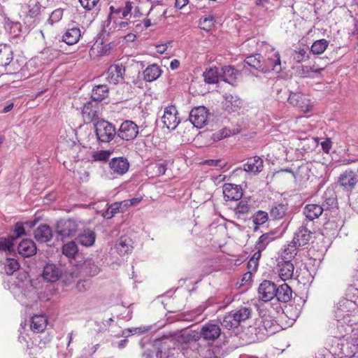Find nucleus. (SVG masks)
I'll return each mask as SVG.
<instances>
[{"label":"nucleus","instance_id":"obj_1","mask_svg":"<svg viewBox=\"0 0 358 358\" xmlns=\"http://www.w3.org/2000/svg\"><path fill=\"white\" fill-rule=\"evenodd\" d=\"M181 338L182 343L180 352L186 358H209L208 352L209 346L203 344L199 336L194 331H184Z\"/></svg>","mask_w":358,"mask_h":358},{"label":"nucleus","instance_id":"obj_2","mask_svg":"<svg viewBox=\"0 0 358 358\" xmlns=\"http://www.w3.org/2000/svg\"><path fill=\"white\" fill-rule=\"evenodd\" d=\"M281 310V305L278 303H275L274 306H271L270 303L259 306V314L262 320L259 325L264 332L260 333L259 337L267 338L278 331L279 325L275 318Z\"/></svg>","mask_w":358,"mask_h":358},{"label":"nucleus","instance_id":"obj_3","mask_svg":"<svg viewBox=\"0 0 358 358\" xmlns=\"http://www.w3.org/2000/svg\"><path fill=\"white\" fill-rule=\"evenodd\" d=\"M94 132L99 143H109L117 135L115 127L108 121L98 120L94 123Z\"/></svg>","mask_w":358,"mask_h":358},{"label":"nucleus","instance_id":"obj_4","mask_svg":"<svg viewBox=\"0 0 358 358\" xmlns=\"http://www.w3.org/2000/svg\"><path fill=\"white\" fill-rule=\"evenodd\" d=\"M275 291L276 285L273 282L266 280L261 282L258 287V296L259 299L264 302L263 305L270 303L271 306H274L275 303L271 301L275 299Z\"/></svg>","mask_w":358,"mask_h":358},{"label":"nucleus","instance_id":"obj_5","mask_svg":"<svg viewBox=\"0 0 358 358\" xmlns=\"http://www.w3.org/2000/svg\"><path fill=\"white\" fill-rule=\"evenodd\" d=\"M78 229V222L72 219L61 220L57 222L56 233L62 238L71 237L76 234Z\"/></svg>","mask_w":358,"mask_h":358},{"label":"nucleus","instance_id":"obj_6","mask_svg":"<svg viewBox=\"0 0 358 358\" xmlns=\"http://www.w3.org/2000/svg\"><path fill=\"white\" fill-rule=\"evenodd\" d=\"M138 134V127L131 120L124 121L118 130L117 136L124 141H131L136 138Z\"/></svg>","mask_w":358,"mask_h":358},{"label":"nucleus","instance_id":"obj_7","mask_svg":"<svg viewBox=\"0 0 358 358\" xmlns=\"http://www.w3.org/2000/svg\"><path fill=\"white\" fill-rule=\"evenodd\" d=\"M199 336V338L203 341L210 342L214 341L219 338L221 334L220 326L217 324L209 322L203 325L199 333L195 332Z\"/></svg>","mask_w":358,"mask_h":358},{"label":"nucleus","instance_id":"obj_8","mask_svg":"<svg viewBox=\"0 0 358 358\" xmlns=\"http://www.w3.org/2000/svg\"><path fill=\"white\" fill-rule=\"evenodd\" d=\"M209 113L204 106L193 108L189 113V121L197 128H202L206 125Z\"/></svg>","mask_w":358,"mask_h":358},{"label":"nucleus","instance_id":"obj_9","mask_svg":"<svg viewBox=\"0 0 358 358\" xmlns=\"http://www.w3.org/2000/svg\"><path fill=\"white\" fill-rule=\"evenodd\" d=\"M338 182L344 190L351 192L358 182V176L352 170L348 169L340 175Z\"/></svg>","mask_w":358,"mask_h":358},{"label":"nucleus","instance_id":"obj_10","mask_svg":"<svg viewBox=\"0 0 358 358\" xmlns=\"http://www.w3.org/2000/svg\"><path fill=\"white\" fill-rule=\"evenodd\" d=\"M178 110L173 106H170L164 109L162 120L164 125L169 129H175L180 123V119L177 117Z\"/></svg>","mask_w":358,"mask_h":358},{"label":"nucleus","instance_id":"obj_11","mask_svg":"<svg viewBox=\"0 0 358 358\" xmlns=\"http://www.w3.org/2000/svg\"><path fill=\"white\" fill-rule=\"evenodd\" d=\"M341 350L345 358H358V336L356 332L353 333L350 341L342 344Z\"/></svg>","mask_w":358,"mask_h":358},{"label":"nucleus","instance_id":"obj_12","mask_svg":"<svg viewBox=\"0 0 358 358\" xmlns=\"http://www.w3.org/2000/svg\"><path fill=\"white\" fill-rule=\"evenodd\" d=\"M166 342L162 341H156L152 348L148 350V352L142 355V358H165L168 357L166 352L167 349Z\"/></svg>","mask_w":358,"mask_h":358},{"label":"nucleus","instance_id":"obj_13","mask_svg":"<svg viewBox=\"0 0 358 358\" xmlns=\"http://www.w3.org/2000/svg\"><path fill=\"white\" fill-rule=\"evenodd\" d=\"M125 69L122 65H111L104 73L106 80L113 85H117L123 79Z\"/></svg>","mask_w":358,"mask_h":358},{"label":"nucleus","instance_id":"obj_14","mask_svg":"<svg viewBox=\"0 0 358 358\" xmlns=\"http://www.w3.org/2000/svg\"><path fill=\"white\" fill-rule=\"evenodd\" d=\"M294 266L292 261L279 259L277 271L279 277L284 281L291 279L294 275Z\"/></svg>","mask_w":358,"mask_h":358},{"label":"nucleus","instance_id":"obj_15","mask_svg":"<svg viewBox=\"0 0 358 358\" xmlns=\"http://www.w3.org/2000/svg\"><path fill=\"white\" fill-rule=\"evenodd\" d=\"M288 101L291 105L297 107L304 113L310 110L311 106L310 105L309 100L300 93L291 92L288 97Z\"/></svg>","mask_w":358,"mask_h":358},{"label":"nucleus","instance_id":"obj_16","mask_svg":"<svg viewBox=\"0 0 358 358\" xmlns=\"http://www.w3.org/2000/svg\"><path fill=\"white\" fill-rule=\"evenodd\" d=\"M99 104L93 101L87 102L83 108V117L86 122L96 121L99 118Z\"/></svg>","mask_w":358,"mask_h":358},{"label":"nucleus","instance_id":"obj_17","mask_svg":"<svg viewBox=\"0 0 358 358\" xmlns=\"http://www.w3.org/2000/svg\"><path fill=\"white\" fill-rule=\"evenodd\" d=\"M223 194L226 201H238L243 196V190L239 185L227 183L223 186Z\"/></svg>","mask_w":358,"mask_h":358},{"label":"nucleus","instance_id":"obj_18","mask_svg":"<svg viewBox=\"0 0 358 358\" xmlns=\"http://www.w3.org/2000/svg\"><path fill=\"white\" fill-rule=\"evenodd\" d=\"M61 269L54 264H47L43 270L42 276L45 280L50 282L57 281L62 276Z\"/></svg>","mask_w":358,"mask_h":358},{"label":"nucleus","instance_id":"obj_19","mask_svg":"<svg viewBox=\"0 0 358 358\" xmlns=\"http://www.w3.org/2000/svg\"><path fill=\"white\" fill-rule=\"evenodd\" d=\"M109 166L113 174L122 176L128 171L129 164L124 157H115L111 159Z\"/></svg>","mask_w":358,"mask_h":358},{"label":"nucleus","instance_id":"obj_20","mask_svg":"<svg viewBox=\"0 0 358 358\" xmlns=\"http://www.w3.org/2000/svg\"><path fill=\"white\" fill-rule=\"evenodd\" d=\"M245 63L256 70L261 72L270 71V68L267 65L264 64L263 57L259 54L252 55L247 57L245 59Z\"/></svg>","mask_w":358,"mask_h":358},{"label":"nucleus","instance_id":"obj_21","mask_svg":"<svg viewBox=\"0 0 358 358\" xmlns=\"http://www.w3.org/2000/svg\"><path fill=\"white\" fill-rule=\"evenodd\" d=\"M37 248L35 243L31 239L22 240L17 246L18 253L23 257H29L35 255Z\"/></svg>","mask_w":358,"mask_h":358},{"label":"nucleus","instance_id":"obj_22","mask_svg":"<svg viewBox=\"0 0 358 358\" xmlns=\"http://www.w3.org/2000/svg\"><path fill=\"white\" fill-rule=\"evenodd\" d=\"M276 296H275V303L280 302L287 303L289 301L292 297V290L291 287L286 283H283L280 286H276Z\"/></svg>","mask_w":358,"mask_h":358},{"label":"nucleus","instance_id":"obj_23","mask_svg":"<svg viewBox=\"0 0 358 358\" xmlns=\"http://www.w3.org/2000/svg\"><path fill=\"white\" fill-rule=\"evenodd\" d=\"M220 75L221 80L232 85H235L239 73L234 67L231 66H224L222 67Z\"/></svg>","mask_w":358,"mask_h":358},{"label":"nucleus","instance_id":"obj_24","mask_svg":"<svg viewBox=\"0 0 358 358\" xmlns=\"http://www.w3.org/2000/svg\"><path fill=\"white\" fill-rule=\"evenodd\" d=\"M34 238L39 243H48L52 238V231L47 224H41L34 231Z\"/></svg>","mask_w":358,"mask_h":358},{"label":"nucleus","instance_id":"obj_25","mask_svg":"<svg viewBox=\"0 0 358 358\" xmlns=\"http://www.w3.org/2000/svg\"><path fill=\"white\" fill-rule=\"evenodd\" d=\"M311 238L312 232L307 227L301 226L296 232L293 241L300 247L308 244Z\"/></svg>","mask_w":358,"mask_h":358},{"label":"nucleus","instance_id":"obj_26","mask_svg":"<svg viewBox=\"0 0 358 358\" xmlns=\"http://www.w3.org/2000/svg\"><path fill=\"white\" fill-rule=\"evenodd\" d=\"M96 237V235L94 231L87 229L78 236L77 241L83 246L91 247L94 245Z\"/></svg>","mask_w":358,"mask_h":358},{"label":"nucleus","instance_id":"obj_27","mask_svg":"<svg viewBox=\"0 0 358 358\" xmlns=\"http://www.w3.org/2000/svg\"><path fill=\"white\" fill-rule=\"evenodd\" d=\"M13 59V51L9 44H0V66H6Z\"/></svg>","mask_w":358,"mask_h":358},{"label":"nucleus","instance_id":"obj_28","mask_svg":"<svg viewBox=\"0 0 358 358\" xmlns=\"http://www.w3.org/2000/svg\"><path fill=\"white\" fill-rule=\"evenodd\" d=\"M117 252L120 255L129 254L132 250V240L128 236H121L115 244Z\"/></svg>","mask_w":358,"mask_h":358},{"label":"nucleus","instance_id":"obj_29","mask_svg":"<svg viewBox=\"0 0 358 358\" xmlns=\"http://www.w3.org/2000/svg\"><path fill=\"white\" fill-rule=\"evenodd\" d=\"M81 36V32L79 28L73 27L69 29L62 36V41L69 45L77 43Z\"/></svg>","mask_w":358,"mask_h":358},{"label":"nucleus","instance_id":"obj_30","mask_svg":"<svg viewBox=\"0 0 358 358\" xmlns=\"http://www.w3.org/2000/svg\"><path fill=\"white\" fill-rule=\"evenodd\" d=\"M263 169V160L259 157L248 159L247 163L243 164V170L255 173H259Z\"/></svg>","mask_w":358,"mask_h":358},{"label":"nucleus","instance_id":"obj_31","mask_svg":"<svg viewBox=\"0 0 358 358\" xmlns=\"http://www.w3.org/2000/svg\"><path fill=\"white\" fill-rule=\"evenodd\" d=\"M323 212L324 208L320 205L315 203L307 204L303 209V214L309 220L319 217Z\"/></svg>","mask_w":358,"mask_h":358},{"label":"nucleus","instance_id":"obj_32","mask_svg":"<svg viewBox=\"0 0 358 358\" xmlns=\"http://www.w3.org/2000/svg\"><path fill=\"white\" fill-rule=\"evenodd\" d=\"M224 97L225 99L224 107L229 113L234 112L242 105L241 100L236 96H234L231 94H225Z\"/></svg>","mask_w":358,"mask_h":358},{"label":"nucleus","instance_id":"obj_33","mask_svg":"<svg viewBox=\"0 0 358 358\" xmlns=\"http://www.w3.org/2000/svg\"><path fill=\"white\" fill-rule=\"evenodd\" d=\"M162 70L157 64L148 66L143 71V77L145 81L152 82L157 80L161 75Z\"/></svg>","mask_w":358,"mask_h":358},{"label":"nucleus","instance_id":"obj_34","mask_svg":"<svg viewBox=\"0 0 358 358\" xmlns=\"http://www.w3.org/2000/svg\"><path fill=\"white\" fill-rule=\"evenodd\" d=\"M264 332L258 324L255 326H250L248 327L245 335H247V339L249 343H255L259 341L264 340L266 338H260L259 336L260 333Z\"/></svg>","mask_w":358,"mask_h":358},{"label":"nucleus","instance_id":"obj_35","mask_svg":"<svg viewBox=\"0 0 358 358\" xmlns=\"http://www.w3.org/2000/svg\"><path fill=\"white\" fill-rule=\"evenodd\" d=\"M285 171L292 173L294 178L299 182H303L308 180L310 178V169L306 164L299 166L295 172L288 169H285Z\"/></svg>","mask_w":358,"mask_h":358},{"label":"nucleus","instance_id":"obj_36","mask_svg":"<svg viewBox=\"0 0 358 358\" xmlns=\"http://www.w3.org/2000/svg\"><path fill=\"white\" fill-rule=\"evenodd\" d=\"M47 326V319L41 315H36L31 317V329L34 332H42Z\"/></svg>","mask_w":358,"mask_h":358},{"label":"nucleus","instance_id":"obj_37","mask_svg":"<svg viewBox=\"0 0 358 358\" xmlns=\"http://www.w3.org/2000/svg\"><path fill=\"white\" fill-rule=\"evenodd\" d=\"M108 92V88L106 85H96L92 91L91 98L93 101L98 103L107 96Z\"/></svg>","mask_w":358,"mask_h":358},{"label":"nucleus","instance_id":"obj_38","mask_svg":"<svg viewBox=\"0 0 358 358\" xmlns=\"http://www.w3.org/2000/svg\"><path fill=\"white\" fill-rule=\"evenodd\" d=\"M132 8L133 6L130 1L125 2V5L123 7L115 8V6H111L109 8L110 15L116 14L119 17L124 18L131 14Z\"/></svg>","mask_w":358,"mask_h":358},{"label":"nucleus","instance_id":"obj_39","mask_svg":"<svg viewBox=\"0 0 358 358\" xmlns=\"http://www.w3.org/2000/svg\"><path fill=\"white\" fill-rule=\"evenodd\" d=\"M236 319L238 323L241 324L242 322H244L249 319L252 315V309L249 307H240L236 310L231 311Z\"/></svg>","mask_w":358,"mask_h":358},{"label":"nucleus","instance_id":"obj_40","mask_svg":"<svg viewBox=\"0 0 358 358\" xmlns=\"http://www.w3.org/2000/svg\"><path fill=\"white\" fill-rule=\"evenodd\" d=\"M299 247V246L293 241L285 247L280 259L292 261L296 255Z\"/></svg>","mask_w":358,"mask_h":358},{"label":"nucleus","instance_id":"obj_41","mask_svg":"<svg viewBox=\"0 0 358 358\" xmlns=\"http://www.w3.org/2000/svg\"><path fill=\"white\" fill-rule=\"evenodd\" d=\"M287 210L288 207L287 204L275 203L272 206L270 210V216L273 220L281 219L285 215Z\"/></svg>","mask_w":358,"mask_h":358},{"label":"nucleus","instance_id":"obj_42","mask_svg":"<svg viewBox=\"0 0 358 358\" xmlns=\"http://www.w3.org/2000/svg\"><path fill=\"white\" fill-rule=\"evenodd\" d=\"M222 326L229 330H233L238 328L240 324L238 323L236 319L231 312L225 315L222 320H220Z\"/></svg>","mask_w":358,"mask_h":358},{"label":"nucleus","instance_id":"obj_43","mask_svg":"<svg viewBox=\"0 0 358 358\" xmlns=\"http://www.w3.org/2000/svg\"><path fill=\"white\" fill-rule=\"evenodd\" d=\"M204 80L208 84L217 83L220 78L218 69L215 68L207 69L203 73Z\"/></svg>","mask_w":358,"mask_h":358},{"label":"nucleus","instance_id":"obj_44","mask_svg":"<svg viewBox=\"0 0 358 358\" xmlns=\"http://www.w3.org/2000/svg\"><path fill=\"white\" fill-rule=\"evenodd\" d=\"M24 225L31 228L35 225V223L34 222H17L15 224L13 234L10 236L14 241L18 237L26 234Z\"/></svg>","mask_w":358,"mask_h":358},{"label":"nucleus","instance_id":"obj_45","mask_svg":"<svg viewBox=\"0 0 358 358\" xmlns=\"http://www.w3.org/2000/svg\"><path fill=\"white\" fill-rule=\"evenodd\" d=\"M329 43L326 39L317 40L312 45L310 52L315 55H320L327 48Z\"/></svg>","mask_w":358,"mask_h":358},{"label":"nucleus","instance_id":"obj_46","mask_svg":"<svg viewBox=\"0 0 358 358\" xmlns=\"http://www.w3.org/2000/svg\"><path fill=\"white\" fill-rule=\"evenodd\" d=\"M268 215L266 212L263 210L257 211L252 216V221L255 225L254 230L257 231L259 228V226L264 224L268 220Z\"/></svg>","mask_w":358,"mask_h":358},{"label":"nucleus","instance_id":"obj_47","mask_svg":"<svg viewBox=\"0 0 358 358\" xmlns=\"http://www.w3.org/2000/svg\"><path fill=\"white\" fill-rule=\"evenodd\" d=\"M273 234H262L256 242L255 250H264L269 243L273 240Z\"/></svg>","mask_w":358,"mask_h":358},{"label":"nucleus","instance_id":"obj_48","mask_svg":"<svg viewBox=\"0 0 358 358\" xmlns=\"http://www.w3.org/2000/svg\"><path fill=\"white\" fill-rule=\"evenodd\" d=\"M264 64L267 65L271 70L279 71L281 69L280 59L278 52L273 54V57H269L266 60H264Z\"/></svg>","mask_w":358,"mask_h":358},{"label":"nucleus","instance_id":"obj_49","mask_svg":"<svg viewBox=\"0 0 358 358\" xmlns=\"http://www.w3.org/2000/svg\"><path fill=\"white\" fill-rule=\"evenodd\" d=\"M78 252V247L74 241L69 242L62 247V254L69 258H74Z\"/></svg>","mask_w":358,"mask_h":358},{"label":"nucleus","instance_id":"obj_50","mask_svg":"<svg viewBox=\"0 0 358 358\" xmlns=\"http://www.w3.org/2000/svg\"><path fill=\"white\" fill-rule=\"evenodd\" d=\"M250 206L248 204V203L245 201H241L234 209V211L238 218H241L242 216L248 215L250 212Z\"/></svg>","mask_w":358,"mask_h":358},{"label":"nucleus","instance_id":"obj_51","mask_svg":"<svg viewBox=\"0 0 358 358\" xmlns=\"http://www.w3.org/2000/svg\"><path fill=\"white\" fill-rule=\"evenodd\" d=\"M20 264L18 262L12 258H7L5 262V272L8 275H12L15 271L18 270Z\"/></svg>","mask_w":358,"mask_h":358},{"label":"nucleus","instance_id":"obj_52","mask_svg":"<svg viewBox=\"0 0 358 358\" xmlns=\"http://www.w3.org/2000/svg\"><path fill=\"white\" fill-rule=\"evenodd\" d=\"M101 271L100 267L91 259L85 262V272L90 276L97 275Z\"/></svg>","mask_w":358,"mask_h":358},{"label":"nucleus","instance_id":"obj_53","mask_svg":"<svg viewBox=\"0 0 358 358\" xmlns=\"http://www.w3.org/2000/svg\"><path fill=\"white\" fill-rule=\"evenodd\" d=\"M310 52L308 47L300 48L298 51H295L294 59L296 62L305 61L309 58Z\"/></svg>","mask_w":358,"mask_h":358},{"label":"nucleus","instance_id":"obj_54","mask_svg":"<svg viewBox=\"0 0 358 358\" xmlns=\"http://www.w3.org/2000/svg\"><path fill=\"white\" fill-rule=\"evenodd\" d=\"M14 240L10 237L0 238V250L11 252L13 250Z\"/></svg>","mask_w":358,"mask_h":358},{"label":"nucleus","instance_id":"obj_55","mask_svg":"<svg viewBox=\"0 0 358 358\" xmlns=\"http://www.w3.org/2000/svg\"><path fill=\"white\" fill-rule=\"evenodd\" d=\"M111 152L108 150H99L97 152H93L92 157L93 161H99V162H106L110 156Z\"/></svg>","mask_w":358,"mask_h":358},{"label":"nucleus","instance_id":"obj_56","mask_svg":"<svg viewBox=\"0 0 358 358\" xmlns=\"http://www.w3.org/2000/svg\"><path fill=\"white\" fill-rule=\"evenodd\" d=\"M215 20L213 15H208L200 20V27L206 31H209L214 26Z\"/></svg>","mask_w":358,"mask_h":358},{"label":"nucleus","instance_id":"obj_57","mask_svg":"<svg viewBox=\"0 0 358 358\" xmlns=\"http://www.w3.org/2000/svg\"><path fill=\"white\" fill-rule=\"evenodd\" d=\"M79 2L86 10H92L98 7L99 0H79Z\"/></svg>","mask_w":358,"mask_h":358},{"label":"nucleus","instance_id":"obj_58","mask_svg":"<svg viewBox=\"0 0 358 358\" xmlns=\"http://www.w3.org/2000/svg\"><path fill=\"white\" fill-rule=\"evenodd\" d=\"M149 329L150 328L146 327H131L124 330L122 331V335L128 336L129 335L127 334V332H129L131 335L143 334L147 332Z\"/></svg>","mask_w":358,"mask_h":358},{"label":"nucleus","instance_id":"obj_59","mask_svg":"<svg viewBox=\"0 0 358 358\" xmlns=\"http://www.w3.org/2000/svg\"><path fill=\"white\" fill-rule=\"evenodd\" d=\"M336 204V199L334 196L326 197L324 202L322 205H320L322 208H324V211L329 210L334 206Z\"/></svg>","mask_w":358,"mask_h":358},{"label":"nucleus","instance_id":"obj_60","mask_svg":"<svg viewBox=\"0 0 358 358\" xmlns=\"http://www.w3.org/2000/svg\"><path fill=\"white\" fill-rule=\"evenodd\" d=\"M90 287V284L87 280H79L76 284V288L79 292H85Z\"/></svg>","mask_w":358,"mask_h":358},{"label":"nucleus","instance_id":"obj_61","mask_svg":"<svg viewBox=\"0 0 358 358\" xmlns=\"http://www.w3.org/2000/svg\"><path fill=\"white\" fill-rule=\"evenodd\" d=\"M108 209L110 210V213L115 215L120 211V209H122V203L115 202L108 207Z\"/></svg>","mask_w":358,"mask_h":358},{"label":"nucleus","instance_id":"obj_62","mask_svg":"<svg viewBox=\"0 0 358 358\" xmlns=\"http://www.w3.org/2000/svg\"><path fill=\"white\" fill-rule=\"evenodd\" d=\"M259 264V262L255 260V259H250L248 262V268L250 270V273H251L252 271H256L257 266Z\"/></svg>","mask_w":358,"mask_h":358},{"label":"nucleus","instance_id":"obj_63","mask_svg":"<svg viewBox=\"0 0 358 358\" xmlns=\"http://www.w3.org/2000/svg\"><path fill=\"white\" fill-rule=\"evenodd\" d=\"M321 145L324 152L328 153L331 148V141L327 138L321 143Z\"/></svg>","mask_w":358,"mask_h":358},{"label":"nucleus","instance_id":"obj_64","mask_svg":"<svg viewBox=\"0 0 358 358\" xmlns=\"http://www.w3.org/2000/svg\"><path fill=\"white\" fill-rule=\"evenodd\" d=\"M220 162L221 160L220 159H208L204 162V164L210 166H221Z\"/></svg>","mask_w":358,"mask_h":358}]
</instances>
